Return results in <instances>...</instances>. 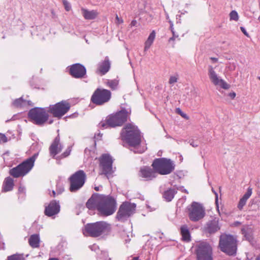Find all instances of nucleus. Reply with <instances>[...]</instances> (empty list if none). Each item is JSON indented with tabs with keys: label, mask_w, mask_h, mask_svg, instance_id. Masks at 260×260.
Masks as SVG:
<instances>
[{
	"label": "nucleus",
	"mask_w": 260,
	"mask_h": 260,
	"mask_svg": "<svg viewBox=\"0 0 260 260\" xmlns=\"http://www.w3.org/2000/svg\"><path fill=\"white\" fill-rule=\"evenodd\" d=\"M7 260H24L22 254H15L9 256Z\"/></svg>",
	"instance_id": "35"
},
{
	"label": "nucleus",
	"mask_w": 260,
	"mask_h": 260,
	"mask_svg": "<svg viewBox=\"0 0 260 260\" xmlns=\"http://www.w3.org/2000/svg\"><path fill=\"white\" fill-rule=\"evenodd\" d=\"M64 191L63 187L59 184L57 185L56 193L57 194L61 193Z\"/></svg>",
	"instance_id": "41"
},
{
	"label": "nucleus",
	"mask_w": 260,
	"mask_h": 260,
	"mask_svg": "<svg viewBox=\"0 0 260 260\" xmlns=\"http://www.w3.org/2000/svg\"><path fill=\"white\" fill-rule=\"evenodd\" d=\"M136 205L129 202H123L117 212L116 218L118 221H124L132 215L136 211Z\"/></svg>",
	"instance_id": "10"
},
{
	"label": "nucleus",
	"mask_w": 260,
	"mask_h": 260,
	"mask_svg": "<svg viewBox=\"0 0 260 260\" xmlns=\"http://www.w3.org/2000/svg\"><path fill=\"white\" fill-rule=\"evenodd\" d=\"M52 194H53V196L55 197V195H56V191H55L54 190H53L52 191Z\"/></svg>",
	"instance_id": "60"
},
{
	"label": "nucleus",
	"mask_w": 260,
	"mask_h": 260,
	"mask_svg": "<svg viewBox=\"0 0 260 260\" xmlns=\"http://www.w3.org/2000/svg\"><path fill=\"white\" fill-rule=\"evenodd\" d=\"M116 19L117 20V22L116 23H118V24L122 23L123 22L122 19L119 18L117 15H116Z\"/></svg>",
	"instance_id": "49"
},
{
	"label": "nucleus",
	"mask_w": 260,
	"mask_h": 260,
	"mask_svg": "<svg viewBox=\"0 0 260 260\" xmlns=\"http://www.w3.org/2000/svg\"><path fill=\"white\" fill-rule=\"evenodd\" d=\"M208 75L210 80L215 85H219L224 89L230 88V85L223 80L219 78L211 66L208 67Z\"/></svg>",
	"instance_id": "15"
},
{
	"label": "nucleus",
	"mask_w": 260,
	"mask_h": 260,
	"mask_svg": "<svg viewBox=\"0 0 260 260\" xmlns=\"http://www.w3.org/2000/svg\"><path fill=\"white\" fill-rule=\"evenodd\" d=\"M48 260H59L58 258L55 257L50 258Z\"/></svg>",
	"instance_id": "59"
},
{
	"label": "nucleus",
	"mask_w": 260,
	"mask_h": 260,
	"mask_svg": "<svg viewBox=\"0 0 260 260\" xmlns=\"http://www.w3.org/2000/svg\"><path fill=\"white\" fill-rule=\"evenodd\" d=\"M26 106H32V103L30 101H26Z\"/></svg>",
	"instance_id": "57"
},
{
	"label": "nucleus",
	"mask_w": 260,
	"mask_h": 260,
	"mask_svg": "<svg viewBox=\"0 0 260 260\" xmlns=\"http://www.w3.org/2000/svg\"><path fill=\"white\" fill-rule=\"evenodd\" d=\"M81 11L83 17L86 20L94 19L98 15V13L96 10L89 11L87 9L82 8Z\"/></svg>",
	"instance_id": "24"
},
{
	"label": "nucleus",
	"mask_w": 260,
	"mask_h": 260,
	"mask_svg": "<svg viewBox=\"0 0 260 260\" xmlns=\"http://www.w3.org/2000/svg\"><path fill=\"white\" fill-rule=\"evenodd\" d=\"M28 117L34 124L43 126L48 121L49 115L47 108L35 107L28 112Z\"/></svg>",
	"instance_id": "5"
},
{
	"label": "nucleus",
	"mask_w": 260,
	"mask_h": 260,
	"mask_svg": "<svg viewBox=\"0 0 260 260\" xmlns=\"http://www.w3.org/2000/svg\"><path fill=\"white\" fill-rule=\"evenodd\" d=\"M188 216L193 221H197L203 218L205 215L203 206L196 202H193L188 208Z\"/></svg>",
	"instance_id": "14"
},
{
	"label": "nucleus",
	"mask_w": 260,
	"mask_h": 260,
	"mask_svg": "<svg viewBox=\"0 0 260 260\" xmlns=\"http://www.w3.org/2000/svg\"><path fill=\"white\" fill-rule=\"evenodd\" d=\"M229 96L232 98L234 99L236 96V93L234 92L229 93Z\"/></svg>",
	"instance_id": "54"
},
{
	"label": "nucleus",
	"mask_w": 260,
	"mask_h": 260,
	"mask_svg": "<svg viewBox=\"0 0 260 260\" xmlns=\"http://www.w3.org/2000/svg\"><path fill=\"white\" fill-rule=\"evenodd\" d=\"M241 232L246 240L252 243L253 240V229L248 226H245L242 229Z\"/></svg>",
	"instance_id": "25"
},
{
	"label": "nucleus",
	"mask_w": 260,
	"mask_h": 260,
	"mask_svg": "<svg viewBox=\"0 0 260 260\" xmlns=\"http://www.w3.org/2000/svg\"><path fill=\"white\" fill-rule=\"evenodd\" d=\"M110 69V62L108 57H106L104 60L99 63L96 73L101 75L106 74Z\"/></svg>",
	"instance_id": "21"
},
{
	"label": "nucleus",
	"mask_w": 260,
	"mask_h": 260,
	"mask_svg": "<svg viewBox=\"0 0 260 260\" xmlns=\"http://www.w3.org/2000/svg\"><path fill=\"white\" fill-rule=\"evenodd\" d=\"M111 225L104 221L87 223L83 229V234L86 236L98 237L107 236L111 231Z\"/></svg>",
	"instance_id": "3"
},
{
	"label": "nucleus",
	"mask_w": 260,
	"mask_h": 260,
	"mask_svg": "<svg viewBox=\"0 0 260 260\" xmlns=\"http://www.w3.org/2000/svg\"><path fill=\"white\" fill-rule=\"evenodd\" d=\"M60 206L59 202L53 200L50 202L49 204L46 207L45 209V214L46 215L51 217L59 212Z\"/></svg>",
	"instance_id": "17"
},
{
	"label": "nucleus",
	"mask_w": 260,
	"mask_h": 260,
	"mask_svg": "<svg viewBox=\"0 0 260 260\" xmlns=\"http://www.w3.org/2000/svg\"><path fill=\"white\" fill-rule=\"evenodd\" d=\"M38 153L34 154L32 156L27 158L17 167L10 171L11 175L15 178L23 177L27 174L32 168Z\"/></svg>",
	"instance_id": "6"
},
{
	"label": "nucleus",
	"mask_w": 260,
	"mask_h": 260,
	"mask_svg": "<svg viewBox=\"0 0 260 260\" xmlns=\"http://www.w3.org/2000/svg\"><path fill=\"white\" fill-rule=\"evenodd\" d=\"M210 59L213 62H216L218 61V58L215 57H211Z\"/></svg>",
	"instance_id": "55"
},
{
	"label": "nucleus",
	"mask_w": 260,
	"mask_h": 260,
	"mask_svg": "<svg viewBox=\"0 0 260 260\" xmlns=\"http://www.w3.org/2000/svg\"><path fill=\"white\" fill-rule=\"evenodd\" d=\"M197 260H213L212 249L207 242L199 243L196 249Z\"/></svg>",
	"instance_id": "13"
},
{
	"label": "nucleus",
	"mask_w": 260,
	"mask_h": 260,
	"mask_svg": "<svg viewBox=\"0 0 260 260\" xmlns=\"http://www.w3.org/2000/svg\"><path fill=\"white\" fill-rule=\"evenodd\" d=\"M140 173L143 178H156L157 176L156 170L153 167L143 166L140 169Z\"/></svg>",
	"instance_id": "20"
},
{
	"label": "nucleus",
	"mask_w": 260,
	"mask_h": 260,
	"mask_svg": "<svg viewBox=\"0 0 260 260\" xmlns=\"http://www.w3.org/2000/svg\"><path fill=\"white\" fill-rule=\"evenodd\" d=\"M155 37V32L153 30L145 43L144 51H147L152 44Z\"/></svg>",
	"instance_id": "28"
},
{
	"label": "nucleus",
	"mask_w": 260,
	"mask_h": 260,
	"mask_svg": "<svg viewBox=\"0 0 260 260\" xmlns=\"http://www.w3.org/2000/svg\"><path fill=\"white\" fill-rule=\"evenodd\" d=\"M111 98V92L110 90L97 88L91 98V101L96 105H102L108 102Z\"/></svg>",
	"instance_id": "12"
},
{
	"label": "nucleus",
	"mask_w": 260,
	"mask_h": 260,
	"mask_svg": "<svg viewBox=\"0 0 260 260\" xmlns=\"http://www.w3.org/2000/svg\"><path fill=\"white\" fill-rule=\"evenodd\" d=\"M176 188L177 190H180L182 192H184L186 193H188V191L186 189H185L183 186H176Z\"/></svg>",
	"instance_id": "43"
},
{
	"label": "nucleus",
	"mask_w": 260,
	"mask_h": 260,
	"mask_svg": "<svg viewBox=\"0 0 260 260\" xmlns=\"http://www.w3.org/2000/svg\"><path fill=\"white\" fill-rule=\"evenodd\" d=\"M151 166L156 170L157 175H165L171 173L175 169V165L171 159L162 157L155 159Z\"/></svg>",
	"instance_id": "7"
},
{
	"label": "nucleus",
	"mask_w": 260,
	"mask_h": 260,
	"mask_svg": "<svg viewBox=\"0 0 260 260\" xmlns=\"http://www.w3.org/2000/svg\"><path fill=\"white\" fill-rule=\"evenodd\" d=\"M102 188V185H99V186H95L94 187V189L96 191H100V190H101Z\"/></svg>",
	"instance_id": "53"
},
{
	"label": "nucleus",
	"mask_w": 260,
	"mask_h": 260,
	"mask_svg": "<svg viewBox=\"0 0 260 260\" xmlns=\"http://www.w3.org/2000/svg\"><path fill=\"white\" fill-rule=\"evenodd\" d=\"M99 160L101 174L105 175L107 178L112 177L115 168L112 167L113 160L112 156L109 154H103Z\"/></svg>",
	"instance_id": "9"
},
{
	"label": "nucleus",
	"mask_w": 260,
	"mask_h": 260,
	"mask_svg": "<svg viewBox=\"0 0 260 260\" xmlns=\"http://www.w3.org/2000/svg\"><path fill=\"white\" fill-rule=\"evenodd\" d=\"M8 141L6 136L2 133H0V143H6Z\"/></svg>",
	"instance_id": "42"
},
{
	"label": "nucleus",
	"mask_w": 260,
	"mask_h": 260,
	"mask_svg": "<svg viewBox=\"0 0 260 260\" xmlns=\"http://www.w3.org/2000/svg\"><path fill=\"white\" fill-rule=\"evenodd\" d=\"M62 2L66 11H70L71 8L70 4L67 0H63Z\"/></svg>",
	"instance_id": "40"
},
{
	"label": "nucleus",
	"mask_w": 260,
	"mask_h": 260,
	"mask_svg": "<svg viewBox=\"0 0 260 260\" xmlns=\"http://www.w3.org/2000/svg\"><path fill=\"white\" fill-rule=\"evenodd\" d=\"M237 240L230 235L223 234L220 237L219 247L221 250L230 255L236 254L237 251Z\"/></svg>",
	"instance_id": "8"
},
{
	"label": "nucleus",
	"mask_w": 260,
	"mask_h": 260,
	"mask_svg": "<svg viewBox=\"0 0 260 260\" xmlns=\"http://www.w3.org/2000/svg\"><path fill=\"white\" fill-rule=\"evenodd\" d=\"M212 191L214 192V193L215 194V195L216 196V205H217L218 194L213 188H212ZM217 210H218V211H219L218 205H217Z\"/></svg>",
	"instance_id": "50"
},
{
	"label": "nucleus",
	"mask_w": 260,
	"mask_h": 260,
	"mask_svg": "<svg viewBox=\"0 0 260 260\" xmlns=\"http://www.w3.org/2000/svg\"><path fill=\"white\" fill-rule=\"evenodd\" d=\"M137 24V21H136V20H133L131 22V24H130V25H131V27H132V26H136Z\"/></svg>",
	"instance_id": "51"
},
{
	"label": "nucleus",
	"mask_w": 260,
	"mask_h": 260,
	"mask_svg": "<svg viewBox=\"0 0 260 260\" xmlns=\"http://www.w3.org/2000/svg\"><path fill=\"white\" fill-rule=\"evenodd\" d=\"M40 239L38 234H34L30 236L28 242L32 248H38L40 246Z\"/></svg>",
	"instance_id": "27"
},
{
	"label": "nucleus",
	"mask_w": 260,
	"mask_h": 260,
	"mask_svg": "<svg viewBox=\"0 0 260 260\" xmlns=\"http://www.w3.org/2000/svg\"><path fill=\"white\" fill-rule=\"evenodd\" d=\"M177 175L178 177V179H181L182 177L185 176V175L183 174V171L178 172Z\"/></svg>",
	"instance_id": "47"
},
{
	"label": "nucleus",
	"mask_w": 260,
	"mask_h": 260,
	"mask_svg": "<svg viewBox=\"0 0 260 260\" xmlns=\"http://www.w3.org/2000/svg\"><path fill=\"white\" fill-rule=\"evenodd\" d=\"M18 193L20 194L18 197L19 200L21 201H24L25 197V187L21 184L19 187Z\"/></svg>",
	"instance_id": "33"
},
{
	"label": "nucleus",
	"mask_w": 260,
	"mask_h": 260,
	"mask_svg": "<svg viewBox=\"0 0 260 260\" xmlns=\"http://www.w3.org/2000/svg\"><path fill=\"white\" fill-rule=\"evenodd\" d=\"M255 260H260V255L256 257Z\"/></svg>",
	"instance_id": "61"
},
{
	"label": "nucleus",
	"mask_w": 260,
	"mask_h": 260,
	"mask_svg": "<svg viewBox=\"0 0 260 260\" xmlns=\"http://www.w3.org/2000/svg\"><path fill=\"white\" fill-rule=\"evenodd\" d=\"M121 139L135 149V153H142L143 151L139 150L137 147L141 143L140 132L138 127L133 123L127 124L121 132Z\"/></svg>",
	"instance_id": "2"
},
{
	"label": "nucleus",
	"mask_w": 260,
	"mask_h": 260,
	"mask_svg": "<svg viewBox=\"0 0 260 260\" xmlns=\"http://www.w3.org/2000/svg\"><path fill=\"white\" fill-rule=\"evenodd\" d=\"M257 78L260 80V77H258Z\"/></svg>",
	"instance_id": "63"
},
{
	"label": "nucleus",
	"mask_w": 260,
	"mask_h": 260,
	"mask_svg": "<svg viewBox=\"0 0 260 260\" xmlns=\"http://www.w3.org/2000/svg\"><path fill=\"white\" fill-rule=\"evenodd\" d=\"M176 112L185 119H189V117L185 113L183 112L180 108L176 109Z\"/></svg>",
	"instance_id": "39"
},
{
	"label": "nucleus",
	"mask_w": 260,
	"mask_h": 260,
	"mask_svg": "<svg viewBox=\"0 0 260 260\" xmlns=\"http://www.w3.org/2000/svg\"><path fill=\"white\" fill-rule=\"evenodd\" d=\"M178 78L179 75L177 74L173 76H171L169 79V83L171 85H173L178 81Z\"/></svg>",
	"instance_id": "36"
},
{
	"label": "nucleus",
	"mask_w": 260,
	"mask_h": 260,
	"mask_svg": "<svg viewBox=\"0 0 260 260\" xmlns=\"http://www.w3.org/2000/svg\"><path fill=\"white\" fill-rule=\"evenodd\" d=\"M258 20H259V21H260V16L258 17Z\"/></svg>",
	"instance_id": "64"
},
{
	"label": "nucleus",
	"mask_w": 260,
	"mask_h": 260,
	"mask_svg": "<svg viewBox=\"0 0 260 260\" xmlns=\"http://www.w3.org/2000/svg\"><path fill=\"white\" fill-rule=\"evenodd\" d=\"M172 32L173 34V37L170 38L169 42H171V41H174L175 38L178 37V35L176 36V35L175 34V32L174 30H173V29L172 30Z\"/></svg>",
	"instance_id": "46"
},
{
	"label": "nucleus",
	"mask_w": 260,
	"mask_h": 260,
	"mask_svg": "<svg viewBox=\"0 0 260 260\" xmlns=\"http://www.w3.org/2000/svg\"><path fill=\"white\" fill-rule=\"evenodd\" d=\"M180 230L182 240L186 242H189L190 240V235L187 226L183 225Z\"/></svg>",
	"instance_id": "29"
},
{
	"label": "nucleus",
	"mask_w": 260,
	"mask_h": 260,
	"mask_svg": "<svg viewBox=\"0 0 260 260\" xmlns=\"http://www.w3.org/2000/svg\"><path fill=\"white\" fill-rule=\"evenodd\" d=\"M118 84V82L116 80H108L106 82L107 85L113 90L116 88Z\"/></svg>",
	"instance_id": "34"
},
{
	"label": "nucleus",
	"mask_w": 260,
	"mask_h": 260,
	"mask_svg": "<svg viewBox=\"0 0 260 260\" xmlns=\"http://www.w3.org/2000/svg\"><path fill=\"white\" fill-rule=\"evenodd\" d=\"M220 228L219 220L217 218H215L213 220L209 221L205 226V231L210 234L215 233L219 230Z\"/></svg>",
	"instance_id": "19"
},
{
	"label": "nucleus",
	"mask_w": 260,
	"mask_h": 260,
	"mask_svg": "<svg viewBox=\"0 0 260 260\" xmlns=\"http://www.w3.org/2000/svg\"><path fill=\"white\" fill-rule=\"evenodd\" d=\"M101 137V135L100 133H98V134L95 135V138L96 139H100Z\"/></svg>",
	"instance_id": "56"
},
{
	"label": "nucleus",
	"mask_w": 260,
	"mask_h": 260,
	"mask_svg": "<svg viewBox=\"0 0 260 260\" xmlns=\"http://www.w3.org/2000/svg\"><path fill=\"white\" fill-rule=\"evenodd\" d=\"M89 248L92 251L94 250V251H96V250H99V246L96 244H93L92 245L90 246Z\"/></svg>",
	"instance_id": "45"
},
{
	"label": "nucleus",
	"mask_w": 260,
	"mask_h": 260,
	"mask_svg": "<svg viewBox=\"0 0 260 260\" xmlns=\"http://www.w3.org/2000/svg\"><path fill=\"white\" fill-rule=\"evenodd\" d=\"M160 191L163 192L162 197L167 202L171 201L174 198L175 194L177 193V191L175 189L168 187L166 190H165L163 186L160 187Z\"/></svg>",
	"instance_id": "22"
},
{
	"label": "nucleus",
	"mask_w": 260,
	"mask_h": 260,
	"mask_svg": "<svg viewBox=\"0 0 260 260\" xmlns=\"http://www.w3.org/2000/svg\"><path fill=\"white\" fill-rule=\"evenodd\" d=\"M70 104L65 101H62L54 105H50L47 108L49 113L51 114L53 117L60 118L70 110Z\"/></svg>",
	"instance_id": "11"
},
{
	"label": "nucleus",
	"mask_w": 260,
	"mask_h": 260,
	"mask_svg": "<svg viewBox=\"0 0 260 260\" xmlns=\"http://www.w3.org/2000/svg\"><path fill=\"white\" fill-rule=\"evenodd\" d=\"M71 147H68L67 150L59 156L60 158H64L68 156L71 153Z\"/></svg>",
	"instance_id": "38"
},
{
	"label": "nucleus",
	"mask_w": 260,
	"mask_h": 260,
	"mask_svg": "<svg viewBox=\"0 0 260 260\" xmlns=\"http://www.w3.org/2000/svg\"><path fill=\"white\" fill-rule=\"evenodd\" d=\"M86 175L83 170H79L72 174L68 179H86Z\"/></svg>",
	"instance_id": "31"
},
{
	"label": "nucleus",
	"mask_w": 260,
	"mask_h": 260,
	"mask_svg": "<svg viewBox=\"0 0 260 260\" xmlns=\"http://www.w3.org/2000/svg\"><path fill=\"white\" fill-rule=\"evenodd\" d=\"M101 254L103 255L105 260H111V259L108 257V253L106 251H102Z\"/></svg>",
	"instance_id": "44"
},
{
	"label": "nucleus",
	"mask_w": 260,
	"mask_h": 260,
	"mask_svg": "<svg viewBox=\"0 0 260 260\" xmlns=\"http://www.w3.org/2000/svg\"><path fill=\"white\" fill-rule=\"evenodd\" d=\"M131 112V109L122 108L114 114L108 116L106 121H101L99 127L101 128H107L109 127H114L121 126L127 119Z\"/></svg>",
	"instance_id": "4"
},
{
	"label": "nucleus",
	"mask_w": 260,
	"mask_h": 260,
	"mask_svg": "<svg viewBox=\"0 0 260 260\" xmlns=\"http://www.w3.org/2000/svg\"><path fill=\"white\" fill-rule=\"evenodd\" d=\"M230 17L231 20H233L235 21H238L239 19L238 14L235 10H233L230 13Z\"/></svg>",
	"instance_id": "37"
},
{
	"label": "nucleus",
	"mask_w": 260,
	"mask_h": 260,
	"mask_svg": "<svg viewBox=\"0 0 260 260\" xmlns=\"http://www.w3.org/2000/svg\"><path fill=\"white\" fill-rule=\"evenodd\" d=\"M86 206L89 209H96L103 216H108L116 211L117 202L112 196L94 193L87 201Z\"/></svg>",
	"instance_id": "1"
},
{
	"label": "nucleus",
	"mask_w": 260,
	"mask_h": 260,
	"mask_svg": "<svg viewBox=\"0 0 260 260\" xmlns=\"http://www.w3.org/2000/svg\"><path fill=\"white\" fill-rule=\"evenodd\" d=\"M170 23H171V30L173 29V30H174V28H173V23L171 21H170Z\"/></svg>",
	"instance_id": "58"
},
{
	"label": "nucleus",
	"mask_w": 260,
	"mask_h": 260,
	"mask_svg": "<svg viewBox=\"0 0 260 260\" xmlns=\"http://www.w3.org/2000/svg\"><path fill=\"white\" fill-rule=\"evenodd\" d=\"M70 73L74 78H82L86 75V70L83 65L75 63L71 66Z\"/></svg>",
	"instance_id": "16"
},
{
	"label": "nucleus",
	"mask_w": 260,
	"mask_h": 260,
	"mask_svg": "<svg viewBox=\"0 0 260 260\" xmlns=\"http://www.w3.org/2000/svg\"><path fill=\"white\" fill-rule=\"evenodd\" d=\"M240 29L246 36H248V34L247 33L246 29L244 27L241 26Z\"/></svg>",
	"instance_id": "48"
},
{
	"label": "nucleus",
	"mask_w": 260,
	"mask_h": 260,
	"mask_svg": "<svg viewBox=\"0 0 260 260\" xmlns=\"http://www.w3.org/2000/svg\"><path fill=\"white\" fill-rule=\"evenodd\" d=\"M190 145H191L193 147H197L198 146V144L197 143H195L193 141L190 142Z\"/></svg>",
	"instance_id": "52"
},
{
	"label": "nucleus",
	"mask_w": 260,
	"mask_h": 260,
	"mask_svg": "<svg viewBox=\"0 0 260 260\" xmlns=\"http://www.w3.org/2000/svg\"><path fill=\"white\" fill-rule=\"evenodd\" d=\"M252 194V188L248 187L246 192L243 195V197L240 200L238 205V208L241 210L243 207L245 205L247 200L250 198Z\"/></svg>",
	"instance_id": "26"
},
{
	"label": "nucleus",
	"mask_w": 260,
	"mask_h": 260,
	"mask_svg": "<svg viewBox=\"0 0 260 260\" xmlns=\"http://www.w3.org/2000/svg\"><path fill=\"white\" fill-rule=\"evenodd\" d=\"M5 179H11V178L9 177H8L6 178Z\"/></svg>",
	"instance_id": "62"
},
{
	"label": "nucleus",
	"mask_w": 260,
	"mask_h": 260,
	"mask_svg": "<svg viewBox=\"0 0 260 260\" xmlns=\"http://www.w3.org/2000/svg\"><path fill=\"white\" fill-rule=\"evenodd\" d=\"M70 190L75 192L81 188L85 183V180H70Z\"/></svg>",
	"instance_id": "23"
},
{
	"label": "nucleus",
	"mask_w": 260,
	"mask_h": 260,
	"mask_svg": "<svg viewBox=\"0 0 260 260\" xmlns=\"http://www.w3.org/2000/svg\"><path fill=\"white\" fill-rule=\"evenodd\" d=\"M62 148L63 146L60 143V137L59 135H58L49 147L50 154L53 157H54L61 151Z\"/></svg>",
	"instance_id": "18"
},
{
	"label": "nucleus",
	"mask_w": 260,
	"mask_h": 260,
	"mask_svg": "<svg viewBox=\"0 0 260 260\" xmlns=\"http://www.w3.org/2000/svg\"><path fill=\"white\" fill-rule=\"evenodd\" d=\"M14 185L13 180H6L4 182L2 191L7 192L12 190L13 188Z\"/></svg>",
	"instance_id": "30"
},
{
	"label": "nucleus",
	"mask_w": 260,
	"mask_h": 260,
	"mask_svg": "<svg viewBox=\"0 0 260 260\" xmlns=\"http://www.w3.org/2000/svg\"><path fill=\"white\" fill-rule=\"evenodd\" d=\"M13 104L16 107H24L26 106V102L22 98H20L15 100L13 102Z\"/></svg>",
	"instance_id": "32"
}]
</instances>
